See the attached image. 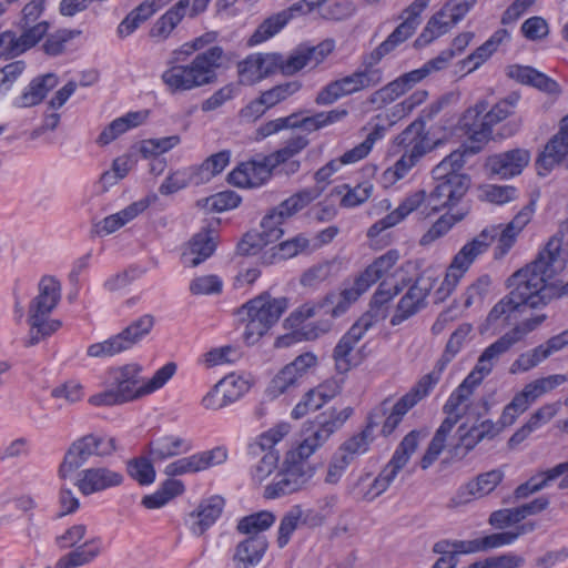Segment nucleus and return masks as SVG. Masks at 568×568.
<instances>
[{
  "label": "nucleus",
  "mask_w": 568,
  "mask_h": 568,
  "mask_svg": "<svg viewBox=\"0 0 568 568\" xmlns=\"http://www.w3.org/2000/svg\"><path fill=\"white\" fill-rule=\"evenodd\" d=\"M519 100L516 93L497 102L488 110V102L478 101L463 115L462 122L468 141L459 149L444 158L432 171L434 180H449L453 175H465L460 173L465 165V158L480 152L484 145L491 139L493 126L508 118Z\"/></svg>",
  "instance_id": "obj_1"
},
{
  "label": "nucleus",
  "mask_w": 568,
  "mask_h": 568,
  "mask_svg": "<svg viewBox=\"0 0 568 568\" xmlns=\"http://www.w3.org/2000/svg\"><path fill=\"white\" fill-rule=\"evenodd\" d=\"M430 193L424 190L406 196L402 203L385 217L375 222L367 231V236L375 237L383 231L400 223L409 213L417 211L423 219L443 209L456 205L466 194L470 180L468 175H453L449 180H434Z\"/></svg>",
  "instance_id": "obj_2"
},
{
  "label": "nucleus",
  "mask_w": 568,
  "mask_h": 568,
  "mask_svg": "<svg viewBox=\"0 0 568 568\" xmlns=\"http://www.w3.org/2000/svg\"><path fill=\"white\" fill-rule=\"evenodd\" d=\"M194 52L190 42H185L172 51L166 62L168 69L161 75V80L170 93L186 92L216 82V71L222 67L224 60L223 48L211 47L197 53L190 63H180Z\"/></svg>",
  "instance_id": "obj_3"
},
{
  "label": "nucleus",
  "mask_w": 568,
  "mask_h": 568,
  "mask_svg": "<svg viewBox=\"0 0 568 568\" xmlns=\"http://www.w3.org/2000/svg\"><path fill=\"white\" fill-rule=\"evenodd\" d=\"M176 371L174 363L158 369L153 377L144 382L139 364H128L109 371L108 389L89 398L94 406H113L149 395L163 387Z\"/></svg>",
  "instance_id": "obj_4"
},
{
  "label": "nucleus",
  "mask_w": 568,
  "mask_h": 568,
  "mask_svg": "<svg viewBox=\"0 0 568 568\" xmlns=\"http://www.w3.org/2000/svg\"><path fill=\"white\" fill-rule=\"evenodd\" d=\"M509 293L499 300L489 311L480 326L481 333H499L510 325L514 315L521 312V307L539 308L540 303L535 294L536 284H532L527 265L515 272L507 280Z\"/></svg>",
  "instance_id": "obj_5"
},
{
  "label": "nucleus",
  "mask_w": 568,
  "mask_h": 568,
  "mask_svg": "<svg viewBox=\"0 0 568 568\" xmlns=\"http://www.w3.org/2000/svg\"><path fill=\"white\" fill-rule=\"evenodd\" d=\"M566 261L561 252V239L551 236L537 257L527 265L532 284H536L535 294L540 306H546L554 298L568 296V281L565 284L548 283L565 267Z\"/></svg>",
  "instance_id": "obj_6"
},
{
  "label": "nucleus",
  "mask_w": 568,
  "mask_h": 568,
  "mask_svg": "<svg viewBox=\"0 0 568 568\" xmlns=\"http://www.w3.org/2000/svg\"><path fill=\"white\" fill-rule=\"evenodd\" d=\"M287 307L286 297H273L266 292L243 304L236 314L245 324V341L248 344L257 342L278 322Z\"/></svg>",
  "instance_id": "obj_7"
},
{
  "label": "nucleus",
  "mask_w": 568,
  "mask_h": 568,
  "mask_svg": "<svg viewBox=\"0 0 568 568\" xmlns=\"http://www.w3.org/2000/svg\"><path fill=\"white\" fill-rule=\"evenodd\" d=\"M298 211L292 196L272 209L261 222V231L247 232L237 244V253L243 256L256 255L267 245L278 241L284 231L281 225Z\"/></svg>",
  "instance_id": "obj_8"
},
{
  "label": "nucleus",
  "mask_w": 568,
  "mask_h": 568,
  "mask_svg": "<svg viewBox=\"0 0 568 568\" xmlns=\"http://www.w3.org/2000/svg\"><path fill=\"white\" fill-rule=\"evenodd\" d=\"M315 476V467L307 458L290 449L274 481L265 487L266 498L274 499L307 489Z\"/></svg>",
  "instance_id": "obj_9"
},
{
  "label": "nucleus",
  "mask_w": 568,
  "mask_h": 568,
  "mask_svg": "<svg viewBox=\"0 0 568 568\" xmlns=\"http://www.w3.org/2000/svg\"><path fill=\"white\" fill-rule=\"evenodd\" d=\"M315 476V467L307 458L290 449L274 481L265 487L266 498L274 499L307 489Z\"/></svg>",
  "instance_id": "obj_10"
},
{
  "label": "nucleus",
  "mask_w": 568,
  "mask_h": 568,
  "mask_svg": "<svg viewBox=\"0 0 568 568\" xmlns=\"http://www.w3.org/2000/svg\"><path fill=\"white\" fill-rule=\"evenodd\" d=\"M352 414V407H345L341 410L332 409L329 413L320 414L303 432V439L292 449L308 459L344 425Z\"/></svg>",
  "instance_id": "obj_11"
},
{
  "label": "nucleus",
  "mask_w": 568,
  "mask_h": 568,
  "mask_svg": "<svg viewBox=\"0 0 568 568\" xmlns=\"http://www.w3.org/2000/svg\"><path fill=\"white\" fill-rule=\"evenodd\" d=\"M115 449V439L113 437L94 434L84 435L69 446L59 467V476L65 479L84 465L91 456H109Z\"/></svg>",
  "instance_id": "obj_12"
},
{
  "label": "nucleus",
  "mask_w": 568,
  "mask_h": 568,
  "mask_svg": "<svg viewBox=\"0 0 568 568\" xmlns=\"http://www.w3.org/2000/svg\"><path fill=\"white\" fill-rule=\"evenodd\" d=\"M396 142L399 146L404 148L403 155L397 160L392 171L396 180H399L404 178L433 146L423 120H416L410 123L398 134Z\"/></svg>",
  "instance_id": "obj_13"
},
{
  "label": "nucleus",
  "mask_w": 568,
  "mask_h": 568,
  "mask_svg": "<svg viewBox=\"0 0 568 568\" xmlns=\"http://www.w3.org/2000/svg\"><path fill=\"white\" fill-rule=\"evenodd\" d=\"M288 433L286 424L272 428L260 435L254 442L247 446V454L252 457H260L255 466L251 469L252 478L262 483L265 480L278 466L280 454L274 446L282 440Z\"/></svg>",
  "instance_id": "obj_14"
},
{
  "label": "nucleus",
  "mask_w": 568,
  "mask_h": 568,
  "mask_svg": "<svg viewBox=\"0 0 568 568\" xmlns=\"http://www.w3.org/2000/svg\"><path fill=\"white\" fill-rule=\"evenodd\" d=\"M154 322L153 315L144 314L119 334L90 345L87 353L90 357H108L128 351L151 332Z\"/></svg>",
  "instance_id": "obj_15"
},
{
  "label": "nucleus",
  "mask_w": 568,
  "mask_h": 568,
  "mask_svg": "<svg viewBox=\"0 0 568 568\" xmlns=\"http://www.w3.org/2000/svg\"><path fill=\"white\" fill-rule=\"evenodd\" d=\"M399 254L396 250H389L369 264L354 281L346 285L341 296L349 305L358 300L373 284L387 274L397 263Z\"/></svg>",
  "instance_id": "obj_16"
},
{
  "label": "nucleus",
  "mask_w": 568,
  "mask_h": 568,
  "mask_svg": "<svg viewBox=\"0 0 568 568\" xmlns=\"http://www.w3.org/2000/svg\"><path fill=\"white\" fill-rule=\"evenodd\" d=\"M474 375H467L462 384L450 394L443 410L446 415H460V419L467 415V419L479 420L489 410V404L485 398L478 403L467 404L474 389L479 385Z\"/></svg>",
  "instance_id": "obj_17"
},
{
  "label": "nucleus",
  "mask_w": 568,
  "mask_h": 568,
  "mask_svg": "<svg viewBox=\"0 0 568 568\" xmlns=\"http://www.w3.org/2000/svg\"><path fill=\"white\" fill-rule=\"evenodd\" d=\"M316 365L317 357L314 354H301L274 376L267 392L274 397L285 393L291 387L300 384L306 377L310 369L314 368Z\"/></svg>",
  "instance_id": "obj_18"
},
{
  "label": "nucleus",
  "mask_w": 568,
  "mask_h": 568,
  "mask_svg": "<svg viewBox=\"0 0 568 568\" xmlns=\"http://www.w3.org/2000/svg\"><path fill=\"white\" fill-rule=\"evenodd\" d=\"M474 423L471 426H467V423H463L458 429V442L454 446V455L464 458L469 452H471L480 442L485 439H493L500 433V427L490 419H485L480 423L473 418Z\"/></svg>",
  "instance_id": "obj_19"
},
{
  "label": "nucleus",
  "mask_w": 568,
  "mask_h": 568,
  "mask_svg": "<svg viewBox=\"0 0 568 568\" xmlns=\"http://www.w3.org/2000/svg\"><path fill=\"white\" fill-rule=\"evenodd\" d=\"M433 287L430 278L419 276L399 300L396 312L390 318L393 326L399 325L426 307V298Z\"/></svg>",
  "instance_id": "obj_20"
},
{
  "label": "nucleus",
  "mask_w": 568,
  "mask_h": 568,
  "mask_svg": "<svg viewBox=\"0 0 568 568\" xmlns=\"http://www.w3.org/2000/svg\"><path fill=\"white\" fill-rule=\"evenodd\" d=\"M275 168L267 156L240 163L227 175V181L237 187H257L264 184Z\"/></svg>",
  "instance_id": "obj_21"
},
{
  "label": "nucleus",
  "mask_w": 568,
  "mask_h": 568,
  "mask_svg": "<svg viewBox=\"0 0 568 568\" xmlns=\"http://www.w3.org/2000/svg\"><path fill=\"white\" fill-rule=\"evenodd\" d=\"M334 49V41L326 40L315 47H298L287 58L283 57L282 74L293 75L305 67L320 64Z\"/></svg>",
  "instance_id": "obj_22"
},
{
  "label": "nucleus",
  "mask_w": 568,
  "mask_h": 568,
  "mask_svg": "<svg viewBox=\"0 0 568 568\" xmlns=\"http://www.w3.org/2000/svg\"><path fill=\"white\" fill-rule=\"evenodd\" d=\"M226 458V449L224 447H215L211 450L197 453L170 463L166 465L164 473L168 476L193 474L220 465L224 463Z\"/></svg>",
  "instance_id": "obj_23"
},
{
  "label": "nucleus",
  "mask_w": 568,
  "mask_h": 568,
  "mask_svg": "<svg viewBox=\"0 0 568 568\" xmlns=\"http://www.w3.org/2000/svg\"><path fill=\"white\" fill-rule=\"evenodd\" d=\"M123 475L120 471L108 467H90L80 473L77 481L79 490L85 495H92L113 487H118L123 483Z\"/></svg>",
  "instance_id": "obj_24"
},
{
  "label": "nucleus",
  "mask_w": 568,
  "mask_h": 568,
  "mask_svg": "<svg viewBox=\"0 0 568 568\" xmlns=\"http://www.w3.org/2000/svg\"><path fill=\"white\" fill-rule=\"evenodd\" d=\"M530 161V153L525 149H514L487 159V168L490 173L500 179H509L519 175Z\"/></svg>",
  "instance_id": "obj_25"
},
{
  "label": "nucleus",
  "mask_w": 568,
  "mask_h": 568,
  "mask_svg": "<svg viewBox=\"0 0 568 568\" xmlns=\"http://www.w3.org/2000/svg\"><path fill=\"white\" fill-rule=\"evenodd\" d=\"M373 326L372 316H361L351 328L342 336L334 348L336 368L343 373L351 367L348 356L354 346L363 338L365 333Z\"/></svg>",
  "instance_id": "obj_26"
},
{
  "label": "nucleus",
  "mask_w": 568,
  "mask_h": 568,
  "mask_svg": "<svg viewBox=\"0 0 568 568\" xmlns=\"http://www.w3.org/2000/svg\"><path fill=\"white\" fill-rule=\"evenodd\" d=\"M534 212L535 203L531 201L529 204L524 206L504 227L501 225H496L498 227V235L495 239L497 240V245L495 247L496 258L504 257L509 252V250L514 246L518 234L530 222Z\"/></svg>",
  "instance_id": "obj_27"
},
{
  "label": "nucleus",
  "mask_w": 568,
  "mask_h": 568,
  "mask_svg": "<svg viewBox=\"0 0 568 568\" xmlns=\"http://www.w3.org/2000/svg\"><path fill=\"white\" fill-rule=\"evenodd\" d=\"M498 235L497 226L484 229L471 241L467 242L454 256L452 265L464 274L474 261L485 253Z\"/></svg>",
  "instance_id": "obj_28"
},
{
  "label": "nucleus",
  "mask_w": 568,
  "mask_h": 568,
  "mask_svg": "<svg viewBox=\"0 0 568 568\" xmlns=\"http://www.w3.org/2000/svg\"><path fill=\"white\" fill-rule=\"evenodd\" d=\"M302 83L297 80L281 83L261 93L260 98L251 102L244 110L247 115H261L267 109L287 100L297 93Z\"/></svg>",
  "instance_id": "obj_29"
},
{
  "label": "nucleus",
  "mask_w": 568,
  "mask_h": 568,
  "mask_svg": "<svg viewBox=\"0 0 568 568\" xmlns=\"http://www.w3.org/2000/svg\"><path fill=\"white\" fill-rule=\"evenodd\" d=\"M568 158V128L560 124L559 132L546 144L542 153L537 159L539 174L545 175L556 165L561 164Z\"/></svg>",
  "instance_id": "obj_30"
},
{
  "label": "nucleus",
  "mask_w": 568,
  "mask_h": 568,
  "mask_svg": "<svg viewBox=\"0 0 568 568\" xmlns=\"http://www.w3.org/2000/svg\"><path fill=\"white\" fill-rule=\"evenodd\" d=\"M39 293L30 302L28 315H50L61 298V285L52 276H43L38 285Z\"/></svg>",
  "instance_id": "obj_31"
},
{
  "label": "nucleus",
  "mask_w": 568,
  "mask_h": 568,
  "mask_svg": "<svg viewBox=\"0 0 568 568\" xmlns=\"http://www.w3.org/2000/svg\"><path fill=\"white\" fill-rule=\"evenodd\" d=\"M514 345H516V342L506 332L497 341L484 349L474 369L468 375H474V379H476L478 383H481L484 377L491 373L498 359Z\"/></svg>",
  "instance_id": "obj_32"
},
{
  "label": "nucleus",
  "mask_w": 568,
  "mask_h": 568,
  "mask_svg": "<svg viewBox=\"0 0 568 568\" xmlns=\"http://www.w3.org/2000/svg\"><path fill=\"white\" fill-rule=\"evenodd\" d=\"M268 542L265 536H248L239 542L233 554V564L235 568H254L265 555Z\"/></svg>",
  "instance_id": "obj_33"
},
{
  "label": "nucleus",
  "mask_w": 568,
  "mask_h": 568,
  "mask_svg": "<svg viewBox=\"0 0 568 568\" xmlns=\"http://www.w3.org/2000/svg\"><path fill=\"white\" fill-rule=\"evenodd\" d=\"M422 436L420 430H412L399 443L390 460L381 470L388 481L393 483L399 470L407 465L410 456L416 452Z\"/></svg>",
  "instance_id": "obj_34"
},
{
  "label": "nucleus",
  "mask_w": 568,
  "mask_h": 568,
  "mask_svg": "<svg viewBox=\"0 0 568 568\" xmlns=\"http://www.w3.org/2000/svg\"><path fill=\"white\" fill-rule=\"evenodd\" d=\"M149 206L146 200H140L123 209L122 211L111 214L103 220L93 224L91 234L93 236H104L112 234L128 222L136 217Z\"/></svg>",
  "instance_id": "obj_35"
},
{
  "label": "nucleus",
  "mask_w": 568,
  "mask_h": 568,
  "mask_svg": "<svg viewBox=\"0 0 568 568\" xmlns=\"http://www.w3.org/2000/svg\"><path fill=\"white\" fill-rule=\"evenodd\" d=\"M224 507V499L221 496H212L203 500L197 509L190 514L191 531L196 535H203L220 517Z\"/></svg>",
  "instance_id": "obj_36"
},
{
  "label": "nucleus",
  "mask_w": 568,
  "mask_h": 568,
  "mask_svg": "<svg viewBox=\"0 0 568 568\" xmlns=\"http://www.w3.org/2000/svg\"><path fill=\"white\" fill-rule=\"evenodd\" d=\"M190 439L179 435H164L149 445V454L153 462L164 460L178 455L185 454L192 449Z\"/></svg>",
  "instance_id": "obj_37"
},
{
  "label": "nucleus",
  "mask_w": 568,
  "mask_h": 568,
  "mask_svg": "<svg viewBox=\"0 0 568 568\" xmlns=\"http://www.w3.org/2000/svg\"><path fill=\"white\" fill-rule=\"evenodd\" d=\"M57 84L58 78L53 73L34 78L16 100V105L19 108H30L39 104Z\"/></svg>",
  "instance_id": "obj_38"
},
{
  "label": "nucleus",
  "mask_w": 568,
  "mask_h": 568,
  "mask_svg": "<svg viewBox=\"0 0 568 568\" xmlns=\"http://www.w3.org/2000/svg\"><path fill=\"white\" fill-rule=\"evenodd\" d=\"M190 8V0H180L161 16L150 30L153 39L165 40L185 17Z\"/></svg>",
  "instance_id": "obj_39"
},
{
  "label": "nucleus",
  "mask_w": 568,
  "mask_h": 568,
  "mask_svg": "<svg viewBox=\"0 0 568 568\" xmlns=\"http://www.w3.org/2000/svg\"><path fill=\"white\" fill-rule=\"evenodd\" d=\"M148 118V112L136 111L129 112L123 116L113 120L106 125L97 139V143L100 145H108L114 141L118 136L125 133L130 129L136 128L142 124Z\"/></svg>",
  "instance_id": "obj_40"
},
{
  "label": "nucleus",
  "mask_w": 568,
  "mask_h": 568,
  "mask_svg": "<svg viewBox=\"0 0 568 568\" xmlns=\"http://www.w3.org/2000/svg\"><path fill=\"white\" fill-rule=\"evenodd\" d=\"M383 80L382 70L366 67L362 71H356L349 75L336 80L343 95H348L363 89L375 87Z\"/></svg>",
  "instance_id": "obj_41"
},
{
  "label": "nucleus",
  "mask_w": 568,
  "mask_h": 568,
  "mask_svg": "<svg viewBox=\"0 0 568 568\" xmlns=\"http://www.w3.org/2000/svg\"><path fill=\"white\" fill-rule=\"evenodd\" d=\"M217 234L210 229H203L196 233L190 243V252L184 254V257L192 256L190 260L191 266H197L207 257H210L216 248Z\"/></svg>",
  "instance_id": "obj_42"
},
{
  "label": "nucleus",
  "mask_w": 568,
  "mask_h": 568,
  "mask_svg": "<svg viewBox=\"0 0 568 568\" xmlns=\"http://www.w3.org/2000/svg\"><path fill=\"white\" fill-rule=\"evenodd\" d=\"M100 538H93L62 556L54 568H77L91 562L101 552Z\"/></svg>",
  "instance_id": "obj_43"
},
{
  "label": "nucleus",
  "mask_w": 568,
  "mask_h": 568,
  "mask_svg": "<svg viewBox=\"0 0 568 568\" xmlns=\"http://www.w3.org/2000/svg\"><path fill=\"white\" fill-rule=\"evenodd\" d=\"M559 406L557 403L546 404L538 408L513 436L509 438V446L514 447L524 442L534 430L539 428L542 424L548 423L557 413Z\"/></svg>",
  "instance_id": "obj_44"
},
{
  "label": "nucleus",
  "mask_w": 568,
  "mask_h": 568,
  "mask_svg": "<svg viewBox=\"0 0 568 568\" xmlns=\"http://www.w3.org/2000/svg\"><path fill=\"white\" fill-rule=\"evenodd\" d=\"M454 26V23H450V19L445 11L440 9L427 21L422 33L415 40L414 47L423 48L429 44L435 39L447 33Z\"/></svg>",
  "instance_id": "obj_45"
},
{
  "label": "nucleus",
  "mask_w": 568,
  "mask_h": 568,
  "mask_svg": "<svg viewBox=\"0 0 568 568\" xmlns=\"http://www.w3.org/2000/svg\"><path fill=\"white\" fill-rule=\"evenodd\" d=\"M189 185H202V181L195 165L180 169L170 174L160 186V193L168 195L175 193Z\"/></svg>",
  "instance_id": "obj_46"
},
{
  "label": "nucleus",
  "mask_w": 568,
  "mask_h": 568,
  "mask_svg": "<svg viewBox=\"0 0 568 568\" xmlns=\"http://www.w3.org/2000/svg\"><path fill=\"white\" fill-rule=\"evenodd\" d=\"M376 424L372 420L368 422L366 427L358 434L345 440L337 452L347 457L348 462H353L356 456L365 454L371 443L373 442V429Z\"/></svg>",
  "instance_id": "obj_47"
},
{
  "label": "nucleus",
  "mask_w": 568,
  "mask_h": 568,
  "mask_svg": "<svg viewBox=\"0 0 568 568\" xmlns=\"http://www.w3.org/2000/svg\"><path fill=\"white\" fill-rule=\"evenodd\" d=\"M308 240L302 235H297L291 240L284 241L276 246L266 251L263 255V262L272 264L277 260H286L296 256L308 247Z\"/></svg>",
  "instance_id": "obj_48"
},
{
  "label": "nucleus",
  "mask_w": 568,
  "mask_h": 568,
  "mask_svg": "<svg viewBox=\"0 0 568 568\" xmlns=\"http://www.w3.org/2000/svg\"><path fill=\"white\" fill-rule=\"evenodd\" d=\"M49 316L50 315H38L33 318L32 315H28L30 331L26 346L37 345L61 327V322L59 320H50Z\"/></svg>",
  "instance_id": "obj_49"
},
{
  "label": "nucleus",
  "mask_w": 568,
  "mask_h": 568,
  "mask_svg": "<svg viewBox=\"0 0 568 568\" xmlns=\"http://www.w3.org/2000/svg\"><path fill=\"white\" fill-rule=\"evenodd\" d=\"M231 160L229 150L220 151L204 160L200 165H195L202 184L210 182L214 176L223 172Z\"/></svg>",
  "instance_id": "obj_50"
},
{
  "label": "nucleus",
  "mask_w": 568,
  "mask_h": 568,
  "mask_svg": "<svg viewBox=\"0 0 568 568\" xmlns=\"http://www.w3.org/2000/svg\"><path fill=\"white\" fill-rule=\"evenodd\" d=\"M274 521L275 516L264 510L243 517L237 524V530L248 536L261 535L260 532L270 528Z\"/></svg>",
  "instance_id": "obj_51"
},
{
  "label": "nucleus",
  "mask_w": 568,
  "mask_h": 568,
  "mask_svg": "<svg viewBox=\"0 0 568 568\" xmlns=\"http://www.w3.org/2000/svg\"><path fill=\"white\" fill-rule=\"evenodd\" d=\"M287 23V18L278 12L264 20L248 40L250 45L258 44L276 34Z\"/></svg>",
  "instance_id": "obj_52"
},
{
  "label": "nucleus",
  "mask_w": 568,
  "mask_h": 568,
  "mask_svg": "<svg viewBox=\"0 0 568 568\" xmlns=\"http://www.w3.org/2000/svg\"><path fill=\"white\" fill-rule=\"evenodd\" d=\"M565 382H567V377H565L562 374L550 375L528 383L523 390L528 395V398L531 400V403H534L540 396L555 389L557 386L564 384Z\"/></svg>",
  "instance_id": "obj_53"
},
{
  "label": "nucleus",
  "mask_w": 568,
  "mask_h": 568,
  "mask_svg": "<svg viewBox=\"0 0 568 568\" xmlns=\"http://www.w3.org/2000/svg\"><path fill=\"white\" fill-rule=\"evenodd\" d=\"M463 215H452L444 214L442 215L420 237L419 244L422 246H428L434 243L436 240L443 237L448 231L459 221H462Z\"/></svg>",
  "instance_id": "obj_54"
},
{
  "label": "nucleus",
  "mask_w": 568,
  "mask_h": 568,
  "mask_svg": "<svg viewBox=\"0 0 568 568\" xmlns=\"http://www.w3.org/2000/svg\"><path fill=\"white\" fill-rule=\"evenodd\" d=\"M327 303L323 302L320 304H313V303H305L302 306H300L297 310H295L291 315L286 318V322L292 326H298L303 322H305L308 318L314 317L315 315L320 314L322 310H324V313H331L333 316H336L339 314V306L334 308H326Z\"/></svg>",
  "instance_id": "obj_55"
},
{
  "label": "nucleus",
  "mask_w": 568,
  "mask_h": 568,
  "mask_svg": "<svg viewBox=\"0 0 568 568\" xmlns=\"http://www.w3.org/2000/svg\"><path fill=\"white\" fill-rule=\"evenodd\" d=\"M180 136L179 135H170L159 139H149L144 140L141 143L140 152L143 158H155L158 159L159 155L172 150L174 146H176L180 143Z\"/></svg>",
  "instance_id": "obj_56"
},
{
  "label": "nucleus",
  "mask_w": 568,
  "mask_h": 568,
  "mask_svg": "<svg viewBox=\"0 0 568 568\" xmlns=\"http://www.w3.org/2000/svg\"><path fill=\"white\" fill-rule=\"evenodd\" d=\"M385 286L386 284L384 282L379 284L372 297L369 311L363 315L372 316L373 325L377 321L386 317V304L396 296V292H390V290H386Z\"/></svg>",
  "instance_id": "obj_57"
},
{
  "label": "nucleus",
  "mask_w": 568,
  "mask_h": 568,
  "mask_svg": "<svg viewBox=\"0 0 568 568\" xmlns=\"http://www.w3.org/2000/svg\"><path fill=\"white\" fill-rule=\"evenodd\" d=\"M126 469L129 475L140 485H150L155 479L154 467L151 460L145 457L129 460Z\"/></svg>",
  "instance_id": "obj_58"
},
{
  "label": "nucleus",
  "mask_w": 568,
  "mask_h": 568,
  "mask_svg": "<svg viewBox=\"0 0 568 568\" xmlns=\"http://www.w3.org/2000/svg\"><path fill=\"white\" fill-rule=\"evenodd\" d=\"M241 196L234 191H223L204 199V207L211 212H223L239 206Z\"/></svg>",
  "instance_id": "obj_59"
},
{
  "label": "nucleus",
  "mask_w": 568,
  "mask_h": 568,
  "mask_svg": "<svg viewBox=\"0 0 568 568\" xmlns=\"http://www.w3.org/2000/svg\"><path fill=\"white\" fill-rule=\"evenodd\" d=\"M308 144V140L303 135H297L290 139L285 145L276 152L268 155V162H273L275 168L282 163H285L291 158L300 153Z\"/></svg>",
  "instance_id": "obj_60"
},
{
  "label": "nucleus",
  "mask_w": 568,
  "mask_h": 568,
  "mask_svg": "<svg viewBox=\"0 0 568 568\" xmlns=\"http://www.w3.org/2000/svg\"><path fill=\"white\" fill-rule=\"evenodd\" d=\"M80 34L78 30H58L48 36L43 43V50L47 54L55 57L61 54L65 49V43Z\"/></svg>",
  "instance_id": "obj_61"
},
{
  "label": "nucleus",
  "mask_w": 568,
  "mask_h": 568,
  "mask_svg": "<svg viewBox=\"0 0 568 568\" xmlns=\"http://www.w3.org/2000/svg\"><path fill=\"white\" fill-rule=\"evenodd\" d=\"M546 358H548L547 352H545L542 346L539 345L534 349L520 354L518 358L511 364L510 372L513 374L517 372H527Z\"/></svg>",
  "instance_id": "obj_62"
},
{
  "label": "nucleus",
  "mask_w": 568,
  "mask_h": 568,
  "mask_svg": "<svg viewBox=\"0 0 568 568\" xmlns=\"http://www.w3.org/2000/svg\"><path fill=\"white\" fill-rule=\"evenodd\" d=\"M302 517V510L298 507L290 510L281 520L278 527L277 545L283 548L290 541L291 535L295 531Z\"/></svg>",
  "instance_id": "obj_63"
},
{
  "label": "nucleus",
  "mask_w": 568,
  "mask_h": 568,
  "mask_svg": "<svg viewBox=\"0 0 568 568\" xmlns=\"http://www.w3.org/2000/svg\"><path fill=\"white\" fill-rule=\"evenodd\" d=\"M223 282L217 275H203L190 283V292L194 295H211L222 292Z\"/></svg>",
  "instance_id": "obj_64"
}]
</instances>
